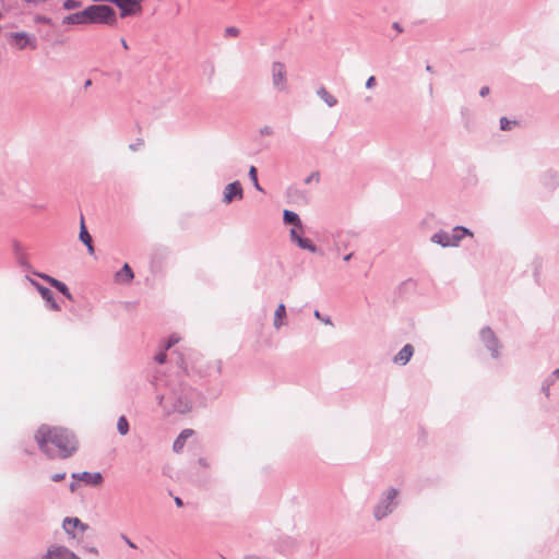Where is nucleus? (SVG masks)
<instances>
[{
  "mask_svg": "<svg viewBox=\"0 0 559 559\" xmlns=\"http://www.w3.org/2000/svg\"><path fill=\"white\" fill-rule=\"evenodd\" d=\"M81 481L86 485L98 486L103 483V475L99 472H82L80 473Z\"/></svg>",
  "mask_w": 559,
  "mask_h": 559,
  "instance_id": "obj_20",
  "label": "nucleus"
},
{
  "mask_svg": "<svg viewBox=\"0 0 559 559\" xmlns=\"http://www.w3.org/2000/svg\"><path fill=\"white\" fill-rule=\"evenodd\" d=\"M78 487H79L78 483H74V481L70 483V485H69V489L71 492H74L78 489Z\"/></svg>",
  "mask_w": 559,
  "mask_h": 559,
  "instance_id": "obj_44",
  "label": "nucleus"
},
{
  "mask_svg": "<svg viewBox=\"0 0 559 559\" xmlns=\"http://www.w3.org/2000/svg\"><path fill=\"white\" fill-rule=\"evenodd\" d=\"M559 378V368L554 370L543 382L542 384V392L548 397L550 386L556 382V380Z\"/></svg>",
  "mask_w": 559,
  "mask_h": 559,
  "instance_id": "obj_23",
  "label": "nucleus"
},
{
  "mask_svg": "<svg viewBox=\"0 0 559 559\" xmlns=\"http://www.w3.org/2000/svg\"><path fill=\"white\" fill-rule=\"evenodd\" d=\"M80 240L85 245L92 241V237L84 224L83 216L81 217V226H80V234H79Z\"/></svg>",
  "mask_w": 559,
  "mask_h": 559,
  "instance_id": "obj_26",
  "label": "nucleus"
},
{
  "mask_svg": "<svg viewBox=\"0 0 559 559\" xmlns=\"http://www.w3.org/2000/svg\"><path fill=\"white\" fill-rule=\"evenodd\" d=\"M271 78L273 88L278 93L288 92V80L286 66L281 61H274L271 66Z\"/></svg>",
  "mask_w": 559,
  "mask_h": 559,
  "instance_id": "obj_6",
  "label": "nucleus"
},
{
  "mask_svg": "<svg viewBox=\"0 0 559 559\" xmlns=\"http://www.w3.org/2000/svg\"><path fill=\"white\" fill-rule=\"evenodd\" d=\"M399 490L394 487L388 488L381 496L380 500L373 508V516L377 521H381L390 515L399 504Z\"/></svg>",
  "mask_w": 559,
  "mask_h": 559,
  "instance_id": "obj_4",
  "label": "nucleus"
},
{
  "mask_svg": "<svg viewBox=\"0 0 559 559\" xmlns=\"http://www.w3.org/2000/svg\"><path fill=\"white\" fill-rule=\"evenodd\" d=\"M10 37L20 50H23L26 47H29L31 49L37 48V39L34 35H29L25 32H16L12 33Z\"/></svg>",
  "mask_w": 559,
  "mask_h": 559,
  "instance_id": "obj_9",
  "label": "nucleus"
},
{
  "mask_svg": "<svg viewBox=\"0 0 559 559\" xmlns=\"http://www.w3.org/2000/svg\"><path fill=\"white\" fill-rule=\"evenodd\" d=\"M301 234L302 233L298 231L296 228H292L289 231L292 242L296 243L302 250H307L311 253L318 252V247L312 242V240L302 237Z\"/></svg>",
  "mask_w": 559,
  "mask_h": 559,
  "instance_id": "obj_11",
  "label": "nucleus"
},
{
  "mask_svg": "<svg viewBox=\"0 0 559 559\" xmlns=\"http://www.w3.org/2000/svg\"><path fill=\"white\" fill-rule=\"evenodd\" d=\"M465 236H473V233L464 226H455L451 231L443 229L436 231L430 240L443 248L457 247Z\"/></svg>",
  "mask_w": 559,
  "mask_h": 559,
  "instance_id": "obj_3",
  "label": "nucleus"
},
{
  "mask_svg": "<svg viewBox=\"0 0 559 559\" xmlns=\"http://www.w3.org/2000/svg\"><path fill=\"white\" fill-rule=\"evenodd\" d=\"M248 175H249L250 180L252 181L253 187L258 191H263V189L260 186L259 180H258V170L254 166H250Z\"/></svg>",
  "mask_w": 559,
  "mask_h": 559,
  "instance_id": "obj_28",
  "label": "nucleus"
},
{
  "mask_svg": "<svg viewBox=\"0 0 559 559\" xmlns=\"http://www.w3.org/2000/svg\"><path fill=\"white\" fill-rule=\"evenodd\" d=\"M71 477H72L73 479H76V480H80V481H81L80 473H73V474L71 475Z\"/></svg>",
  "mask_w": 559,
  "mask_h": 559,
  "instance_id": "obj_51",
  "label": "nucleus"
},
{
  "mask_svg": "<svg viewBox=\"0 0 559 559\" xmlns=\"http://www.w3.org/2000/svg\"><path fill=\"white\" fill-rule=\"evenodd\" d=\"M85 550L96 556L98 555V550L95 547H86Z\"/></svg>",
  "mask_w": 559,
  "mask_h": 559,
  "instance_id": "obj_46",
  "label": "nucleus"
},
{
  "mask_svg": "<svg viewBox=\"0 0 559 559\" xmlns=\"http://www.w3.org/2000/svg\"><path fill=\"white\" fill-rule=\"evenodd\" d=\"M376 85V78L370 76L366 81V88H372Z\"/></svg>",
  "mask_w": 559,
  "mask_h": 559,
  "instance_id": "obj_40",
  "label": "nucleus"
},
{
  "mask_svg": "<svg viewBox=\"0 0 559 559\" xmlns=\"http://www.w3.org/2000/svg\"><path fill=\"white\" fill-rule=\"evenodd\" d=\"M516 124V121L515 120H509L508 118L506 117H502L500 119V129L503 130V131H508V130H511L513 126Z\"/></svg>",
  "mask_w": 559,
  "mask_h": 559,
  "instance_id": "obj_29",
  "label": "nucleus"
},
{
  "mask_svg": "<svg viewBox=\"0 0 559 559\" xmlns=\"http://www.w3.org/2000/svg\"><path fill=\"white\" fill-rule=\"evenodd\" d=\"M192 435H193L192 429H183L173 443L174 452H176V453L181 452L182 449L185 448L187 439L190 438Z\"/></svg>",
  "mask_w": 559,
  "mask_h": 559,
  "instance_id": "obj_19",
  "label": "nucleus"
},
{
  "mask_svg": "<svg viewBox=\"0 0 559 559\" xmlns=\"http://www.w3.org/2000/svg\"><path fill=\"white\" fill-rule=\"evenodd\" d=\"M283 221L287 225H293L298 231L304 233V225L299 215L293 211L284 210Z\"/></svg>",
  "mask_w": 559,
  "mask_h": 559,
  "instance_id": "obj_18",
  "label": "nucleus"
},
{
  "mask_svg": "<svg viewBox=\"0 0 559 559\" xmlns=\"http://www.w3.org/2000/svg\"><path fill=\"white\" fill-rule=\"evenodd\" d=\"M80 7H81V2H80V1H78V0H66V1L63 2V8H64L66 10H69V11H70V10H74V9H76V8H80Z\"/></svg>",
  "mask_w": 559,
  "mask_h": 559,
  "instance_id": "obj_30",
  "label": "nucleus"
},
{
  "mask_svg": "<svg viewBox=\"0 0 559 559\" xmlns=\"http://www.w3.org/2000/svg\"><path fill=\"white\" fill-rule=\"evenodd\" d=\"M39 21L43 22V23H49L50 19L44 16V17H40Z\"/></svg>",
  "mask_w": 559,
  "mask_h": 559,
  "instance_id": "obj_53",
  "label": "nucleus"
},
{
  "mask_svg": "<svg viewBox=\"0 0 559 559\" xmlns=\"http://www.w3.org/2000/svg\"><path fill=\"white\" fill-rule=\"evenodd\" d=\"M174 501H175V503H176V506H177V507H182V506H183V501H182V499H181V498H179V497H176Z\"/></svg>",
  "mask_w": 559,
  "mask_h": 559,
  "instance_id": "obj_47",
  "label": "nucleus"
},
{
  "mask_svg": "<svg viewBox=\"0 0 559 559\" xmlns=\"http://www.w3.org/2000/svg\"><path fill=\"white\" fill-rule=\"evenodd\" d=\"M143 144L142 140H138L135 143L129 145L131 151H136Z\"/></svg>",
  "mask_w": 559,
  "mask_h": 559,
  "instance_id": "obj_41",
  "label": "nucleus"
},
{
  "mask_svg": "<svg viewBox=\"0 0 559 559\" xmlns=\"http://www.w3.org/2000/svg\"><path fill=\"white\" fill-rule=\"evenodd\" d=\"M92 85V81L91 80H86L85 83H84V87H90Z\"/></svg>",
  "mask_w": 559,
  "mask_h": 559,
  "instance_id": "obj_54",
  "label": "nucleus"
},
{
  "mask_svg": "<svg viewBox=\"0 0 559 559\" xmlns=\"http://www.w3.org/2000/svg\"><path fill=\"white\" fill-rule=\"evenodd\" d=\"M214 367H215V373H219L221 372V362L219 361H215L214 362Z\"/></svg>",
  "mask_w": 559,
  "mask_h": 559,
  "instance_id": "obj_48",
  "label": "nucleus"
},
{
  "mask_svg": "<svg viewBox=\"0 0 559 559\" xmlns=\"http://www.w3.org/2000/svg\"><path fill=\"white\" fill-rule=\"evenodd\" d=\"M199 464H200V465H202V466H204V467H206V466H207L206 460H205V459H203V457H200V459H199Z\"/></svg>",
  "mask_w": 559,
  "mask_h": 559,
  "instance_id": "obj_50",
  "label": "nucleus"
},
{
  "mask_svg": "<svg viewBox=\"0 0 559 559\" xmlns=\"http://www.w3.org/2000/svg\"><path fill=\"white\" fill-rule=\"evenodd\" d=\"M25 280L28 281L38 290L41 298L47 302V306L51 310H60L59 304L55 300L53 293L48 287L43 286L37 281L31 278L28 275L25 276Z\"/></svg>",
  "mask_w": 559,
  "mask_h": 559,
  "instance_id": "obj_8",
  "label": "nucleus"
},
{
  "mask_svg": "<svg viewBox=\"0 0 559 559\" xmlns=\"http://www.w3.org/2000/svg\"><path fill=\"white\" fill-rule=\"evenodd\" d=\"M120 10V17L138 15L142 12V4L134 0H118L115 4Z\"/></svg>",
  "mask_w": 559,
  "mask_h": 559,
  "instance_id": "obj_10",
  "label": "nucleus"
},
{
  "mask_svg": "<svg viewBox=\"0 0 559 559\" xmlns=\"http://www.w3.org/2000/svg\"><path fill=\"white\" fill-rule=\"evenodd\" d=\"M166 350L165 347L155 355L154 359L156 362L158 364H164L166 361V358H167V355H166Z\"/></svg>",
  "mask_w": 559,
  "mask_h": 559,
  "instance_id": "obj_32",
  "label": "nucleus"
},
{
  "mask_svg": "<svg viewBox=\"0 0 559 559\" xmlns=\"http://www.w3.org/2000/svg\"><path fill=\"white\" fill-rule=\"evenodd\" d=\"M426 70H427L428 72H432V67L428 64V66L426 67Z\"/></svg>",
  "mask_w": 559,
  "mask_h": 559,
  "instance_id": "obj_55",
  "label": "nucleus"
},
{
  "mask_svg": "<svg viewBox=\"0 0 559 559\" xmlns=\"http://www.w3.org/2000/svg\"><path fill=\"white\" fill-rule=\"evenodd\" d=\"M12 248L14 258L19 266H21L24 270H31L32 265L28 262L25 247L20 241L15 240L13 241Z\"/></svg>",
  "mask_w": 559,
  "mask_h": 559,
  "instance_id": "obj_14",
  "label": "nucleus"
},
{
  "mask_svg": "<svg viewBox=\"0 0 559 559\" xmlns=\"http://www.w3.org/2000/svg\"><path fill=\"white\" fill-rule=\"evenodd\" d=\"M43 559H81L64 546H53L48 549Z\"/></svg>",
  "mask_w": 559,
  "mask_h": 559,
  "instance_id": "obj_12",
  "label": "nucleus"
},
{
  "mask_svg": "<svg viewBox=\"0 0 559 559\" xmlns=\"http://www.w3.org/2000/svg\"><path fill=\"white\" fill-rule=\"evenodd\" d=\"M317 95L329 106L334 107L337 105V99L332 94L328 92L324 86H321L317 90Z\"/></svg>",
  "mask_w": 559,
  "mask_h": 559,
  "instance_id": "obj_22",
  "label": "nucleus"
},
{
  "mask_svg": "<svg viewBox=\"0 0 559 559\" xmlns=\"http://www.w3.org/2000/svg\"><path fill=\"white\" fill-rule=\"evenodd\" d=\"M243 190L239 181L228 183L224 189L223 201L227 204L231 203L235 199H242Z\"/></svg>",
  "mask_w": 559,
  "mask_h": 559,
  "instance_id": "obj_13",
  "label": "nucleus"
},
{
  "mask_svg": "<svg viewBox=\"0 0 559 559\" xmlns=\"http://www.w3.org/2000/svg\"><path fill=\"white\" fill-rule=\"evenodd\" d=\"M259 132L261 135H271L273 133V128L270 126H264L263 128L260 129Z\"/></svg>",
  "mask_w": 559,
  "mask_h": 559,
  "instance_id": "obj_38",
  "label": "nucleus"
},
{
  "mask_svg": "<svg viewBox=\"0 0 559 559\" xmlns=\"http://www.w3.org/2000/svg\"><path fill=\"white\" fill-rule=\"evenodd\" d=\"M465 111H467V109H466V108H463V109L461 110V114H464Z\"/></svg>",
  "mask_w": 559,
  "mask_h": 559,
  "instance_id": "obj_56",
  "label": "nucleus"
},
{
  "mask_svg": "<svg viewBox=\"0 0 559 559\" xmlns=\"http://www.w3.org/2000/svg\"><path fill=\"white\" fill-rule=\"evenodd\" d=\"M33 274H35L36 276L43 278L44 281H46L50 286H52V283L55 281H58L57 278H55V277H52L50 275L44 274V273L33 272Z\"/></svg>",
  "mask_w": 559,
  "mask_h": 559,
  "instance_id": "obj_31",
  "label": "nucleus"
},
{
  "mask_svg": "<svg viewBox=\"0 0 559 559\" xmlns=\"http://www.w3.org/2000/svg\"><path fill=\"white\" fill-rule=\"evenodd\" d=\"M392 26H393V28H394L395 31H397L399 33H402V32H403V28H402V26H401V24H400V23L394 22Z\"/></svg>",
  "mask_w": 559,
  "mask_h": 559,
  "instance_id": "obj_45",
  "label": "nucleus"
},
{
  "mask_svg": "<svg viewBox=\"0 0 559 559\" xmlns=\"http://www.w3.org/2000/svg\"><path fill=\"white\" fill-rule=\"evenodd\" d=\"M320 180V174L318 171L311 173L307 178H305V183H310L312 181H319Z\"/></svg>",
  "mask_w": 559,
  "mask_h": 559,
  "instance_id": "obj_35",
  "label": "nucleus"
},
{
  "mask_svg": "<svg viewBox=\"0 0 559 559\" xmlns=\"http://www.w3.org/2000/svg\"><path fill=\"white\" fill-rule=\"evenodd\" d=\"M489 92H490V90H489V87H488V86H483V87L480 88V91H479V95H480L481 97H485V96H487V95L489 94Z\"/></svg>",
  "mask_w": 559,
  "mask_h": 559,
  "instance_id": "obj_42",
  "label": "nucleus"
},
{
  "mask_svg": "<svg viewBox=\"0 0 559 559\" xmlns=\"http://www.w3.org/2000/svg\"><path fill=\"white\" fill-rule=\"evenodd\" d=\"M314 317H316L317 319H320V320H321L322 322H324L325 324H331V323H332V322H331V318H330V317H328V316H325V317L321 316V313H320V311H319V310H316V311H314Z\"/></svg>",
  "mask_w": 559,
  "mask_h": 559,
  "instance_id": "obj_36",
  "label": "nucleus"
},
{
  "mask_svg": "<svg viewBox=\"0 0 559 559\" xmlns=\"http://www.w3.org/2000/svg\"><path fill=\"white\" fill-rule=\"evenodd\" d=\"M86 248H87V251L90 254H93L94 253V246H93V241L88 242V243H85Z\"/></svg>",
  "mask_w": 559,
  "mask_h": 559,
  "instance_id": "obj_43",
  "label": "nucleus"
},
{
  "mask_svg": "<svg viewBox=\"0 0 559 559\" xmlns=\"http://www.w3.org/2000/svg\"><path fill=\"white\" fill-rule=\"evenodd\" d=\"M120 43H121V45H122V47H123L124 49H129L128 43H127V40H126L124 38H121V39H120Z\"/></svg>",
  "mask_w": 559,
  "mask_h": 559,
  "instance_id": "obj_49",
  "label": "nucleus"
},
{
  "mask_svg": "<svg viewBox=\"0 0 559 559\" xmlns=\"http://www.w3.org/2000/svg\"><path fill=\"white\" fill-rule=\"evenodd\" d=\"M52 287L56 288L59 293H61L67 299L72 300V294L70 293L68 286L61 281H55L52 283Z\"/></svg>",
  "mask_w": 559,
  "mask_h": 559,
  "instance_id": "obj_25",
  "label": "nucleus"
},
{
  "mask_svg": "<svg viewBox=\"0 0 559 559\" xmlns=\"http://www.w3.org/2000/svg\"><path fill=\"white\" fill-rule=\"evenodd\" d=\"M133 277L134 273L128 263H124L121 270L116 273V281L118 283H129Z\"/></svg>",
  "mask_w": 559,
  "mask_h": 559,
  "instance_id": "obj_21",
  "label": "nucleus"
},
{
  "mask_svg": "<svg viewBox=\"0 0 559 559\" xmlns=\"http://www.w3.org/2000/svg\"><path fill=\"white\" fill-rule=\"evenodd\" d=\"M129 421L126 416H120L117 421V430L121 436H126L129 432Z\"/></svg>",
  "mask_w": 559,
  "mask_h": 559,
  "instance_id": "obj_27",
  "label": "nucleus"
},
{
  "mask_svg": "<svg viewBox=\"0 0 559 559\" xmlns=\"http://www.w3.org/2000/svg\"><path fill=\"white\" fill-rule=\"evenodd\" d=\"M156 399L166 415L189 413L199 393L177 377L154 376L151 380Z\"/></svg>",
  "mask_w": 559,
  "mask_h": 559,
  "instance_id": "obj_1",
  "label": "nucleus"
},
{
  "mask_svg": "<svg viewBox=\"0 0 559 559\" xmlns=\"http://www.w3.org/2000/svg\"><path fill=\"white\" fill-rule=\"evenodd\" d=\"M239 35V29L235 26H228L225 29V36L227 37H237Z\"/></svg>",
  "mask_w": 559,
  "mask_h": 559,
  "instance_id": "obj_33",
  "label": "nucleus"
},
{
  "mask_svg": "<svg viewBox=\"0 0 559 559\" xmlns=\"http://www.w3.org/2000/svg\"><path fill=\"white\" fill-rule=\"evenodd\" d=\"M286 317V307L284 304H280L274 312V328L275 329H280L284 322H283V318Z\"/></svg>",
  "mask_w": 559,
  "mask_h": 559,
  "instance_id": "obj_24",
  "label": "nucleus"
},
{
  "mask_svg": "<svg viewBox=\"0 0 559 559\" xmlns=\"http://www.w3.org/2000/svg\"><path fill=\"white\" fill-rule=\"evenodd\" d=\"M179 342V337L175 334L170 335L167 343L164 345L165 346V349H169L170 347H173L175 344H177Z\"/></svg>",
  "mask_w": 559,
  "mask_h": 559,
  "instance_id": "obj_34",
  "label": "nucleus"
},
{
  "mask_svg": "<svg viewBox=\"0 0 559 559\" xmlns=\"http://www.w3.org/2000/svg\"><path fill=\"white\" fill-rule=\"evenodd\" d=\"M90 24H104L115 26L117 24L116 11L107 4L88 5Z\"/></svg>",
  "mask_w": 559,
  "mask_h": 559,
  "instance_id": "obj_5",
  "label": "nucleus"
},
{
  "mask_svg": "<svg viewBox=\"0 0 559 559\" xmlns=\"http://www.w3.org/2000/svg\"><path fill=\"white\" fill-rule=\"evenodd\" d=\"M414 355V347L411 344H406L402 349L394 356L393 361L397 365L405 366Z\"/></svg>",
  "mask_w": 559,
  "mask_h": 559,
  "instance_id": "obj_17",
  "label": "nucleus"
},
{
  "mask_svg": "<svg viewBox=\"0 0 559 559\" xmlns=\"http://www.w3.org/2000/svg\"><path fill=\"white\" fill-rule=\"evenodd\" d=\"M62 527L68 535L76 537L75 530L80 528V531L84 533L88 528V525L78 518H66L63 520Z\"/></svg>",
  "mask_w": 559,
  "mask_h": 559,
  "instance_id": "obj_15",
  "label": "nucleus"
},
{
  "mask_svg": "<svg viewBox=\"0 0 559 559\" xmlns=\"http://www.w3.org/2000/svg\"><path fill=\"white\" fill-rule=\"evenodd\" d=\"M62 23L68 24V25L90 24L88 8H85L84 10H82L80 12H75V13L64 16L62 20Z\"/></svg>",
  "mask_w": 559,
  "mask_h": 559,
  "instance_id": "obj_16",
  "label": "nucleus"
},
{
  "mask_svg": "<svg viewBox=\"0 0 559 559\" xmlns=\"http://www.w3.org/2000/svg\"><path fill=\"white\" fill-rule=\"evenodd\" d=\"M479 337L486 348L490 352L492 358H498L500 356L501 344L493 333V331L489 326H485L479 332Z\"/></svg>",
  "mask_w": 559,
  "mask_h": 559,
  "instance_id": "obj_7",
  "label": "nucleus"
},
{
  "mask_svg": "<svg viewBox=\"0 0 559 559\" xmlns=\"http://www.w3.org/2000/svg\"><path fill=\"white\" fill-rule=\"evenodd\" d=\"M64 478H66V473L64 472L55 473V474L51 475V480L55 481V483L61 481Z\"/></svg>",
  "mask_w": 559,
  "mask_h": 559,
  "instance_id": "obj_37",
  "label": "nucleus"
},
{
  "mask_svg": "<svg viewBox=\"0 0 559 559\" xmlns=\"http://www.w3.org/2000/svg\"><path fill=\"white\" fill-rule=\"evenodd\" d=\"M35 440L48 459H68L76 452L79 445L71 430L45 424L37 429Z\"/></svg>",
  "mask_w": 559,
  "mask_h": 559,
  "instance_id": "obj_2",
  "label": "nucleus"
},
{
  "mask_svg": "<svg viewBox=\"0 0 559 559\" xmlns=\"http://www.w3.org/2000/svg\"><path fill=\"white\" fill-rule=\"evenodd\" d=\"M352 258H353V253H348V254L344 255L343 260H344L345 262H347V261H349Z\"/></svg>",
  "mask_w": 559,
  "mask_h": 559,
  "instance_id": "obj_52",
  "label": "nucleus"
},
{
  "mask_svg": "<svg viewBox=\"0 0 559 559\" xmlns=\"http://www.w3.org/2000/svg\"><path fill=\"white\" fill-rule=\"evenodd\" d=\"M121 538L130 548H136V545L126 534H121Z\"/></svg>",
  "mask_w": 559,
  "mask_h": 559,
  "instance_id": "obj_39",
  "label": "nucleus"
}]
</instances>
